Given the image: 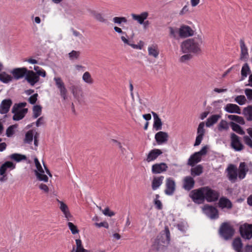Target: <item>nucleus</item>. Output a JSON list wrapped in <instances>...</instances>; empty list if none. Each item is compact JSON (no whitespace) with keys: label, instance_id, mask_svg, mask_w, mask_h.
<instances>
[{"label":"nucleus","instance_id":"7ed1b4c3","mask_svg":"<svg viewBox=\"0 0 252 252\" xmlns=\"http://www.w3.org/2000/svg\"><path fill=\"white\" fill-rule=\"evenodd\" d=\"M34 162L36 168V169L34 171L35 175L36 177V179L40 181L48 182V177H47L46 174L48 175L51 177H52V175L50 173L49 170L45 165L43 161L42 162L45 170L42 168L40 163L39 162L37 158H34Z\"/></svg>","mask_w":252,"mask_h":252},{"label":"nucleus","instance_id":"393cba45","mask_svg":"<svg viewBox=\"0 0 252 252\" xmlns=\"http://www.w3.org/2000/svg\"><path fill=\"white\" fill-rule=\"evenodd\" d=\"M179 35L182 37H187L193 34V30L189 26L182 27L179 30Z\"/></svg>","mask_w":252,"mask_h":252},{"label":"nucleus","instance_id":"a211bd4d","mask_svg":"<svg viewBox=\"0 0 252 252\" xmlns=\"http://www.w3.org/2000/svg\"><path fill=\"white\" fill-rule=\"evenodd\" d=\"M183 188L188 191L193 188L195 184L193 178L190 176L185 177L183 179Z\"/></svg>","mask_w":252,"mask_h":252},{"label":"nucleus","instance_id":"dca6fc26","mask_svg":"<svg viewBox=\"0 0 252 252\" xmlns=\"http://www.w3.org/2000/svg\"><path fill=\"white\" fill-rule=\"evenodd\" d=\"M28 69L26 67L16 68L13 69L11 73L14 78L16 80L20 79L25 77L27 73Z\"/></svg>","mask_w":252,"mask_h":252},{"label":"nucleus","instance_id":"69168bd1","mask_svg":"<svg viewBox=\"0 0 252 252\" xmlns=\"http://www.w3.org/2000/svg\"><path fill=\"white\" fill-rule=\"evenodd\" d=\"M103 213L104 215L105 216H109V217H112V216H113L115 215V213L113 211H111L109 208H105L103 211Z\"/></svg>","mask_w":252,"mask_h":252},{"label":"nucleus","instance_id":"39448f33","mask_svg":"<svg viewBox=\"0 0 252 252\" xmlns=\"http://www.w3.org/2000/svg\"><path fill=\"white\" fill-rule=\"evenodd\" d=\"M204 199L208 202L217 201L220 196V193L218 191L214 190L209 187H204Z\"/></svg>","mask_w":252,"mask_h":252},{"label":"nucleus","instance_id":"5701e85b","mask_svg":"<svg viewBox=\"0 0 252 252\" xmlns=\"http://www.w3.org/2000/svg\"><path fill=\"white\" fill-rule=\"evenodd\" d=\"M58 202L60 204V209L61 211L63 213L64 217L67 220H71L70 219L72 218V215L70 214L69 208L66 204H65L64 202L59 200H57Z\"/></svg>","mask_w":252,"mask_h":252},{"label":"nucleus","instance_id":"e2e57ef3","mask_svg":"<svg viewBox=\"0 0 252 252\" xmlns=\"http://www.w3.org/2000/svg\"><path fill=\"white\" fill-rule=\"evenodd\" d=\"M179 230L182 232H185L187 228V224L186 223L181 222L177 225Z\"/></svg>","mask_w":252,"mask_h":252},{"label":"nucleus","instance_id":"f704fd0d","mask_svg":"<svg viewBox=\"0 0 252 252\" xmlns=\"http://www.w3.org/2000/svg\"><path fill=\"white\" fill-rule=\"evenodd\" d=\"M220 117V115H213L208 118L206 123V126L210 127L212 126L218 122Z\"/></svg>","mask_w":252,"mask_h":252},{"label":"nucleus","instance_id":"c756f323","mask_svg":"<svg viewBox=\"0 0 252 252\" xmlns=\"http://www.w3.org/2000/svg\"><path fill=\"white\" fill-rule=\"evenodd\" d=\"M240 44L241 48L240 59L241 60H244L247 59L248 57V49L244 40L241 39L240 41Z\"/></svg>","mask_w":252,"mask_h":252},{"label":"nucleus","instance_id":"603ef678","mask_svg":"<svg viewBox=\"0 0 252 252\" xmlns=\"http://www.w3.org/2000/svg\"><path fill=\"white\" fill-rule=\"evenodd\" d=\"M205 124L204 122H201L197 128V134L198 135L204 136L205 133V129L204 128Z\"/></svg>","mask_w":252,"mask_h":252},{"label":"nucleus","instance_id":"9d476101","mask_svg":"<svg viewBox=\"0 0 252 252\" xmlns=\"http://www.w3.org/2000/svg\"><path fill=\"white\" fill-rule=\"evenodd\" d=\"M54 80L58 89L59 90L60 95L63 100L67 99V90L65 85L60 77H55Z\"/></svg>","mask_w":252,"mask_h":252},{"label":"nucleus","instance_id":"4be33fe9","mask_svg":"<svg viewBox=\"0 0 252 252\" xmlns=\"http://www.w3.org/2000/svg\"><path fill=\"white\" fill-rule=\"evenodd\" d=\"M168 134L166 132L159 131L155 135V139L158 144H162L168 141Z\"/></svg>","mask_w":252,"mask_h":252},{"label":"nucleus","instance_id":"20e7f679","mask_svg":"<svg viewBox=\"0 0 252 252\" xmlns=\"http://www.w3.org/2000/svg\"><path fill=\"white\" fill-rule=\"evenodd\" d=\"M219 232L220 235L225 239L228 240L232 238L234 234V229L228 222H223L221 224Z\"/></svg>","mask_w":252,"mask_h":252},{"label":"nucleus","instance_id":"ea45409f","mask_svg":"<svg viewBox=\"0 0 252 252\" xmlns=\"http://www.w3.org/2000/svg\"><path fill=\"white\" fill-rule=\"evenodd\" d=\"M82 80L84 82L89 85L93 84L94 82L91 74L88 71H86L83 74L82 76Z\"/></svg>","mask_w":252,"mask_h":252},{"label":"nucleus","instance_id":"49530a36","mask_svg":"<svg viewBox=\"0 0 252 252\" xmlns=\"http://www.w3.org/2000/svg\"><path fill=\"white\" fill-rule=\"evenodd\" d=\"M42 107L41 106L36 105L33 107V117L37 118L41 114Z\"/></svg>","mask_w":252,"mask_h":252},{"label":"nucleus","instance_id":"4c0bfd02","mask_svg":"<svg viewBox=\"0 0 252 252\" xmlns=\"http://www.w3.org/2000/svg\"><path fill=\"white\" fill-rule=\"evenodd\" d=\"M243 113L248 121H252V106L250 105L245 107L243 110Z\"/></svg>","mask_w":252,"mask_h":252},{"label":"nucleus","instance_id":"774afa93","mask_svg":"<svg viewBox=\"0 0 252 252\" xmlns=\"http://www.w3.org/2000/svg\"><path fill=\"white\" fill-rule=\"evenodd\" d=\"M94 225L98 227H104L106 228H108L109 225L107 222H102L100 223L96 222L94 223Z\"/></svg>","mask_w":252,"mask_h":252},{"label":"nucleus","instance_id":"b1692460","mask_svg":"<svg viewBox=\"0 0 252 252\" xmlns=\"http://www.w3.org/2000/svg\"><path fill=\"white\" fill-rule=\"evenodd\" d=\"M149 13L148 12H142L140 14L137 15L134 13L131 14V16L133 20L136 21L139 24L144 23L145 21L148 17Z\"/></svg>","mask_w":252,"mask_h":252},{"label":"nucleus","instance_id":"de8ad7c7","mask_svg":"<svg viewBox=\"0 0 252 252\" xmlns=\"http://www.w3.org/2000/svg\"><path fill=\"white\" fill-rule=\"evenodd\" d=\"M10 158L17 162H19L22 160L26 159V157L25 155L19 154H13L10 156Z\"/></svg>","mask_w":252,"mask_h":252},{"label":"nucleus","instance_id":"4d7b16f0","mask_svg":"<svg viewBox=\"0 0 252 252\" xmlns=\"http://www.w3.org/2000/svg\"><path fill=\"white\" fill-rule=\"evenodd\" d=\"M15 126L14 125L10 126H9L6 131V135L7 137H11L14 133V128Z\"/></svg>","mask_w":252,"mask_h":252},{"label":"nucleus","instance_id":"79ce46f5","mask_svg":"<svg viewBox=\"0 0 252 252\" xmlns=\"http://www.w3.org/2000/svg\"><path fill=\"white\" fill-rule=\"evenodd\" d=\"M227 118L233 121L239 123L241 125L245 124V121L243 117L237 115H229L227 116Z\"/></svg>","mask_w":252,"mask_h":252},{"label":"nucleus","instance_id":"13d9d810","mask_svg":"<svg viewBox=\"0 0 252 252\" xmlns=\"http://www.w3.org/2000/svg\"><path fill=\"white\" fill-rule=\"evenodd\" d=\"M38 94L37 93L33 94L31 96L29 99L28 101L32 104H34L36 103L37 99Z\"/></svg>","mask_w":252,"mask_h":252},{"label":"nucleus","instance_id":"0e129e2a","mask_svg":"<svg viewBox=\"0 0 252 252\" xmlns=\"http://www.w3.org/2000/svg\"><path fill=\"white\" fill-rule=\"evenodd\" d=\"M178 32H179V31H178L177 29H174L172 27L169 28L170 36L171 37L175 38Z\"/></svg>","mask_w":252,"mask_h":252},{"label":"nucleus","instance_id":"f03ea898","mask_svg":"<svg viewBox=\"0 0 252 252\" xmlns=\"http://www.w3.org/2000/svg\"><path fill=\"white\" fill-rule=\"evenodd\" d=\"M170 231L167 226H165L164 230L162 231L157 237L153 245V247L157 251L162 250L163 247L167 246L170 242Z\"/></svg>","mask_w":252,"mask_h":252},{"label":"nucleus","instance_id":"bb28decb","mask_svg":"<svg viewBox=\"0 0 252 252\" xmlns=\"http://www.w3.org/2000/svg\"><path fill=\"white\" fill-rule=\"evenodd\" d=\"M218 204L219 207L222 209L227 208L230 209L232 207V204L230 200L225 197L220 198Z\"/></svg>","mask_w":252,"mask_h":252},{"label":"nucleus","instance_id":"58836bf2","mask_svg":"<svg viewBox=\"0 0 252 252\" xmlns=\"http://www.w3.org/2000/svg\"><path fill=\"white\" fill-rule=\"evenodd\" d=\"M251 73V70L250 67L247 63H245L242 66L241 74L242 76V79L245 78L248 74Z\"/></svg>","mask_w":252,"mask_h":252},{"label":"nucleus","instance_id":"f257e3e1","mask_svg":"<svg viewBox=\"0 0 252 252\" xmlns=\"http://www.w3.org/2000/svg\"><path fill=\"white\" fill-rule=\"evenodd\" d=\"M202 43L203 39L200 36L187 39L181 44V51L183 53H198L201 51Z\"/></svg>","mask_w":252,"mask_h":252},{"label":"nucleus","instance_id":"7c9ffc66","mask_svg":"<svg viewBox=\"0 0 252 252\" xmlns=\"http://www.w3.org/2000/svg\"><path fill=\"white\" fill-rule=\"evenodd\" d=\"M232 247L236 252H243V244L240 238L238 237L234 239L232 242Z\"/></svg>","mask_w":252,"mask_h":252},{"label":"nucleus","instance_id":"864d4df0","mask_svg":"<svg viewBox=\"0 0 252 252\" xmlns=\"http://www.w3.org/2000/svg\"><path fill=\"white\" fill-rule=\"evenodd\" d=\"M68 226L73 234H76L79 232V230L76 225L71 222H68Z\"/></svg>","mask_w":252,"mask_h":252},{"label":"nucleus","instance_id":"bf43d9fd","mask_svg":"<svg viewBox=\"0 0 252 252\" xmlns=\"http://www.w3.org/2000/svg\"><path fill=\"white\" fill-rule=\"evenodd\" d=\"M27 105L26 102H21L19 103H15L13 105V111H15L16 109H18L19 110L22 109V108L25 107Z\"/></svg>","mask_w":252,"mask_h":252},{"label":"nucleus","instance_id":"09e8293b","mask_svg":"<svg viewBox=\"0 0 252 252\" xmlns=\"http://www.w3.org/2000/svg\"><path fill=\"white\" fill-rule=\"evenodd\" d=\"M235 101L240 105H244L247 102L246 97L243 95H240L236 96Z\"/></svg>","mask_w":252,"mask_h":252},{"label":"nucleus","instance_id":"1a4fd4ad","mask_svg":"<svg viewBox=\"0 0 252 252\" xmlns=\"http://www.w3.org/2000/svg\"><path fill=\"white\" fill-rule=\"evenodd\" d=\"M203 213L211 219H216L219 217L217 209L212 205L206 204L202 207Z\"/></svg>","mask_w":252,"mask_h":252},{"label":"nucleus","instance_id":"5fc2aeb1","mask_svg":"<svg viewBox=\"0 0 252 252\" xmlns=\"http://www.w3.org/2000/svg\"><path fill=\"white\" fill-rule=\"evenodd\" d=\"M121 151V154L125 157V158H128L130 159H132L133 158V155L131 154L130 155L128 156L127 154V150L126 148L124 147L123 146H122V148H119Z\"/></svg>","mask_w":252,"mask_h":252},{"label":"nucleus","instance_id":"e433bc0d","mask_svg":"<svg viewBox=\"0 0 252 252\" xmlns=\"http://www.w3.org/2000/svg\"><path fill=\"white\" fill-rule=\"evenodd\" d=\"M203 169V166L201 165H197L191 169V175L194 177L199 176L202 173Z\"/></svg>","mask_w":252,"mask_h":252},{"label":"nucleus","instance_id":"3c124183","mask_svg":"<svg viewBox=\"0 0 252 252\" xmlns=\"http://www.w3.org/2000/svg\"><path fill=\"white\" fill-rule=\"evenodd\" d=\"M80 54V53L79 51L73 50L68 54V56L69 59L71 60H76L79 58Z\"/></svg>","mask_w":252,"mask_h":252},{"label":"nucleus","instance_id":"2eb2a0df","mask_svg":"<svg viewBox=\"0 0 252 252\" xmlns=\"http://www.w3.org/2000/svg\"><path fill=\"white\" fill-rule=\"evenodd\" d=\"M25 79L31 85L34 86L39 80V77L32 70H28Z\"/></svg>","mask_w":252,"mask_h":252},{"label":"nucleus","instance_id":"0eeeda50","mask_svg":"<svg viewBox=\"0 0 252 252\" xmlns=\"http://www.w3.org/2000/svg\"><path fill=\"white\" fill-rule=\"evenodd\" d=\"M204 187L191 190L189 194V196L192 199L193 201L197 204L202 203L204 199Z\"/></svg>","mask_w":252,"mask_h":252},{"label":"nucleus","instance_id":"c85d7f7f","mask_svg":"<svg viewBox=\"0 0 252 252\" xmlns=\"http://www.w3.org/2000/svg\"><path fill=\"white\" fill-rule=\"evenodd\" d=\"M224 110L230 113H237L238 114H241L240 108L236 104L229 103L227 104Z\"/></svg>","mask_w":252,"mask_h":252},{"label":"nucleus","instance_id":"37998d69","mask_svg":"<svg viewBox=\"0 0 252 252\" xmlns=\"http://www.w3.org/2000/svg\"><path fill=\"white\" fill-rule=\"evenodd\" d=\"M12 79V77L6 73L5 72H3L0 73V80L5 83H8L11 81Z\"/></svg>","mask_w":252,"mask_h":252},{"label":"nucleus","instance_id":"423d86ee","mask_svg":"<svg viewBox=\"0 0 252 252\" xmlns=\"http://www.w3.org/2000/svg\"><path fill=\"white\" fill-rule=\"evenodd\" d=\"M207 152V147L204 146L199 152H195L190 157L188 161V164L193 166L201 160L202 156L205 155Z\"/></svg>","mask_w":252,"mask_h":252},{"label":"nucleus","instance_id":"c9c22d12","mask_svg":"<svg viewBox=\"0 0 252 252\" xmlns=\"http://www.w3.org/2000/svg\"><path fill=\"white\" fill-rule=\"evenodd\" d=\"M91 15L97 21L101 23H106L107 20L104 18L103 15L97 11L91 10L90 11Z\"/></svg>","mask_w":252,"mask_h":252},{"label":"nucleus","instance_id":"f3484780","mask_svg":"<svg viewBox=\"0 0 252 252\" xmlns=\"http://www.w3.org/2000/svg\"><path fill=\"white\" fill-rule=\"evenodd\" d=\"M167 169V165L165 163L161 162L153 165L152 171L154 174H159L166 171Z\"/></svg>","mask_w":252,"mask_h":252},{"label":"nucleus","instance_id":"2f4dec72","mask_svg":"<svg viewBox=\"0 0 252 252\" xmlns=\"http://www.w3.org/2000/svg\"><path fill=\"white\" fill-rule=\"evenodd\" d=\"M152 113L154 119L153 125L154 127L156 129V130H160L162 128V125L161 119L159 118L156 113L152 112Z\"/></svg>","mask_w":252,"mask_h":252},{"label":"nucleus","instance_id":"6ab92c4d","mask_svg":"<svg viewBox=\"0 0 252 252\" xmlns=\"http://www.w3.org/2000/svg\"><path fill=\"white\" fill-rule=\"evenodd\" d=\"M249 171V168L245 162H240L239 168L237 169L238 178L240 180L244 179L247 172Z\"/></svg>","mask_w":252,"mask_h":252},{"label":"nucleus","instance_id":"ddd939ff","mask_svg":"<svg viewBox=\"0 0 252 252\" xmlns=\"http://www.w3.org/2000/svg\"><path fill=\"white\" fill-rule=\"evenodd\" d=\"M231 146L236 151H241L244 149L240 138L234 133L231 134Z\"/></svg>","mask_w":252,"mask_h":252},{"label":"nucleus","instance_id":"9b49d317","mask_svg":"<svg viewBox=\"0 0 252 252\" xmlns=\"http://www.w3.org/2000/svg\"><path fill=\"white\" fill-rule=\"evenodd\" d=\"M54 80L58 89L59 90L60 95L63 100L67 99V90L65 85L60 77H55Z\"/></svg>","mask_w":252,"mask_h":252},{"label":"nucleus","instance_id":"f8f14e48","mask_svg":"<svg viewBox=\"0 0 252 252\" xmlns=\"http://www.w3.org/2000/svg\"><path fill=\"white\" fill-rule=\"evenodd\" d=\"M227 177L231 183H235L238 177L237 168L234 164H229L226 169Z\"/></svg>","mask_w":252,"mask_h":252},{"label":"nucleus","instance_id":"8fccbe9b","mask_svg":"<svg viewBox=\"0 0 252 252\" xmlns=\"http://www.w3.org/2000/svg\"><path fill=\"white\" fill-rule=\"evenodd\" d=\"M113 22L114 23L121 25L122 23H127V20L125 17H115L113 19Z\"/></svg>","mask_w":252,"mask_h":252},{"label":"nucleus","instance_id":"a19ab883","mask_svg":"<svg viewBox=\"0 0 252 252\" xmlns=\"http://www.w3.org/2000/svg\"><path fill=\"white\" fill-rule=\"evenodd\" d=\"M230 125L233 131H235L236 132L241 135L245 134V131L242 129L241 127L238 124H236V123L231 122L230 123Z\"/></svg>","mask_w":252,"mask_h":252},{"label":"nucleus","instance_id":"6e6d98bb","mask_svg":"<svg viewBox=\"0 0 252 252\" xmlns=\"http://www.w3.org/2000/svg\"><path fill=\"white\" fill-rule=\"evenodd\" d=\"M50 184L46 185L43 183L39 185V188L45 193H48L49 191Z\"/></svg>","mask_w":252,"mask_h":252},{"label":"nucleus","instance_id":"72a5a7b5","mask_svg":"<svg viewBox=\"0 0 252 252\" xmlns=\"http://www.w3.org/2000/svg\"><path fill=\"white\" fill-rule=\"evenodd\" d=\"M148 54L154 58H157L159 52L157 45H152L148 48Z\"/></svg>","mask_w":252,"mask_h":252},{"label":"nucleus","instance_id":"473e14b6","mask_svg":"<svg viewBox=\"0 0 252 252\" xmlns=\"http://www.w3.org/2000/svg\"><path fill=\"white\" fill-rule=\"evenodd\" d=\"M164 177L162 176L154 178L152 182V188L153 190L158 189L162 184Z\"/></svg>","mask_w":252,"mask_h":252},{"label":"nucleus","instance_id":"338daca9","mask_svg":"<svg viewBox=\"0 0 252 252\" xmlns=\"http://www.w3.org/2000/svg\"><path fill=\"white\" fill-rule=\"evenodd\" d=\"M245 94L249 100H252V89H246L245 90Z\"/></svg>","mask_w":252,"mask_h":252},{"label":"nucleus","instance_id":"a18cd8bd","mask_svg":"<svg viewBox=\"0 0 252 252\" xmlns=\"http://www.w3.org/2000/svg\"><path fill=\"white\" fill-rule=\"evenodd\" d=\"M218 130L220 131L223 130H227L229 129V124L225 120H221L218 126Z\"/></svg>","mask_w":252,"mask_h":252},{"label":"nucleus","instance_id":"a878e982","mask_svg":"<svg viewBox=\"0 0 252 252\" xmlns=\"http://www.w3.org/2000/svg\"><path fill=\"white\" fill-rule=\"evenodd\" d=\"M162 152L159 149H154L151 150L147 157L146 161L148 162L155 160Z\"/></svg>","mask_w":252,"mask_h":252},{"label":"nucleus","instance_id":"cd10ccee","mask_svg":"<svg viewBox=\"0 0 252 252\" xmlns=\"http://www.w3.org/2000/svg\"><path fill=\"white\" fill-rule=\"evenodd\" d=\"M15 168V165L13 162L11 161H6L0 167V175L7 174L6 172L8 168L13 169Z\"/></svg>","mask_w":252,"mask_h":252},{"label":"nucleus","instance_id":"c03bdc74","mask_svg":"<svg viewBox=\"0 0 252 252\" xmlns=\"http://www.w3.org/2000/svg\"><path fill=\"white\" fill-rule=\"evenodd\" d=\"M33 134L32 130H29L25 135L24 142L28 144H31L33 140Z\"/></svg>","mask_w":252,"mask_h":252},{"label":"nucleus","instance_id":"680f3d73","mask_svg":"<svg viewBox=\"0 0 252 252\" xmlns=\"http://www.w3.org/2000/svg\"><path fill=\"white\" fill-rule=\"evenodd\" d=\"M245 143L252 148V140L248 136H245L243 137Z\"/></svg>","mask_w":252,"mask_h":252},{"label":"nucleus","instance_id":"412c9836","mask_svg":"<svg viewBox=\"0 0 252 252\" xmlns=\"http://www.w3.org/2000/svg\"><path fill=\"white\" fill-rule=\"evenodd\" d=\"M12 104V101L10 99H4L0 104V113L1 114H6Z\"/></svg>","mask_w":252,"mask_h":252},{"label":"nucleus","instance_id":"4468645a","mask_svg":"<svg viewBox=\"0 0 252 252\" xmlns=\"http://www.w3.org/2000/svg\"><path fill=\"white\" fill-rule=\"evenodd\" d=\"M165 187L166 189L164 190L165 193L168 195H172L174 193L176 188V185L174 180L171 178L166 179Z\"/></svg>","mask_w":252,"mask_h":252},{"label":"nucleus","instance_id":"052dcab7","mask_svg":"<svg viewBox=\"0 0 252 252\" xmlns=\"http://www.w3.org/2000/svg\"><path fill=\"white\" fill-rule=\"evenodd\" d=\"M191 58L192 56L189 53H188L187 54L181 56L180 59V61L181 62H185L191 59Z\"/></svg>","mask_w":252,"mask_h":252},{"label":"nucleus","instance_id":"6e6552de","mask_svg":"<svg viewBox=\"0 0 252 252\" xmlns=\"http://www.w3.org/2000/svg\"><path fill=\"white\" fill-rule=\"evenodd\" d=\"M239 231L242 238L250 240L252 238V224L245 223L239 227Z\"/></svg>","mask_w":252,"mask_h":252},{"label":"nucleus","instance_id":"aec40b11","mask_svg":"<svg viewBox=\"0 0 252 252\" xmlns=\"http://www.w3.org/2000/svg\"><path fill=\"white\" fill-rule=\"evenodd\" d=\"M28 112L27 108H22L21 110L16 109L15 111H13V107L12 109V113L14 114L13 119L14 121H19L22 119Z\"/></svg>","mask_w":252,"mask_h":252}]
</instances>
